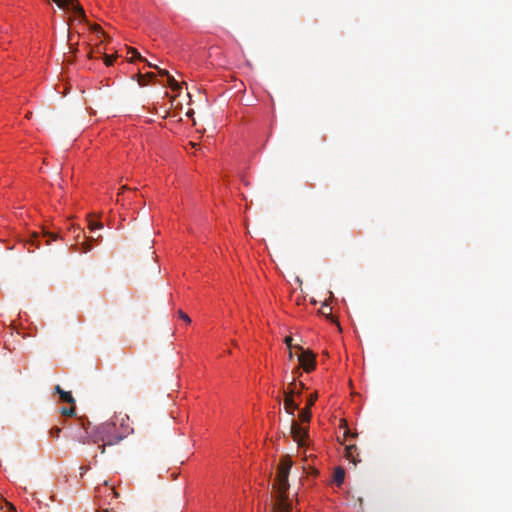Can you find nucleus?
<instances>
[{"label": "nucleus", "instance_id": "obj_1", "mask_svg": "<svg viewBox=\"0 0 512 512\" xmlns=\"http://www.w3.org/2000/svg\"><path fill=\"white\" fill-rule=\"evenodd\" d=\"M292 467V460L284 456L278 465V473L273 489L276 491V500L273 504V512H291V504L287 500L286 492L289 489L288 476Z\"/></svg>", "mask_w": 512, "mask_h": 512}, {"label": "nucleus", "instance_id": "obj_2", "mask_svg": "<svg viewBox=\"0 0 512 512\" xmlns=\"http://www.w3.org/2000/svg\"><path fill=\"white\" fill-rule=\"evenodd\" d=\"M131 433H133L131 427L127 426L124 432H118L117 422H106L96 427L92 442H106L111 446L119 443Z\"/></svg>", "mask_w": 512, "mask_h": 512}, {"label": "nucleus", "instance_id": "obj_3", "mask_svg": "<svg viewBox=\"0 0 512 512\" xmlns=\"http://www.w3.org/2000/svg\"><path fill=\"white\" fill-rule=\"evenodd\" d=\"M305 388L303 383L297 384L295 379L288 385L287 390L284 391V408L289 415H294L295 410L298 409L299 405L294 401L293 396H300L302 390Z\"/></svg>", "mask_w": 512, "mask_h": 512}, {"label": "nucleus", "instance_id": "obj_4", "mask_svg": "<svg viewBox=\"0 0 512 512\" xmlns=\"http://www.w3.org/2000/svg\"><path fill=\"white\" fill-rule=\"evenodd\" d=\"M301 353L298 355V361L300 366L304 369L305 372L309 373L315 369L316 365V356L312 351L303 350L302 347H298Z\"/></svg>", "mask_w": 512, "mask_h": 512}, {"label": "nucleus", "instance_id": "obj_5", "mask_svg": "<svg viewBox=\"0 0 512 512\" xmlns=\"http://www.w3.org/2000/svg\"><path fill=\"white\" fill-rule=\"evenodd\" d=\"M57 6L61 9H67L72 11L75 15H77L82 20H86V15L83 7L79 4L77 0H53Z\"/></svg>", "mask_w": 512, "mask_h": 512}, {"label": "nucleus", "instance_id": "obj_6", "mask_svg": "<svg viewBox=\"0 0 512 512\" xmlns=\"http://www.w3.org/2000/svg\"><path fill=\"white\" fill-rule=\"evenodd\" d=\"M290 430L292 438L298 444V446H305L306 439L308 437V429L300 426L295 420H292Z\"/></svg>", "mask_w": 512, "mask_h": 512}, {"label": "nucleus", "instance_id": "obj_7", "mask_svg": "<svg viewBox=\"0 0 512 512\" xmlns=\"http://www.w3.org/2000/svg\"><path fill=\"white\" fill-rule=\"evenodd\" d=\"M82 427H80L73 436V439L79 443L86 444L89 443V439H93V434L90 435L88 428L85 426L84 422L81 423Z\"/></svg>", "mask_w": 512, "mask_h": 512}, {"label": "nucleus", "instance_id": "obj_8", "mask_svg": "<svg viewBox=\"0 0 512 512\" xmlns=\"http://www.w3.org/2000/svg\"><path fill=\"white\" fill-rule=\"evenodd\" d=\"M345 450H346L345 457L347 458L348 461H350L354 465H356L357 462H360V460L357 458L358 453H357V447L355 445H348V446H346Z\"/></svg>", "mask_w": 512, "mask_h": 512}, {"label": "nucleus", "instance_id": "obj_9", "mask_svg": "<svg viewBox=\"0 0 512 512\" xmlns=\"http://www.w3.org/2000/svg\"><path fill=\"white\" fill-rule=\"evenodd\" d=\"M94 241L93 238H89L83 242H81L80 244H78V248H77V251L81 252V253H87L89 251L92 250V242Z\"/></svg>", "mask_w": 512, "mask_h": 512}, {"label": "nucleus", "instance_id": "obj_10", "mask_svg": "<svg viewBox=\"0 0 512 512\" xmlns=\"http://www.w3.org/2000/svg\"><path fill=\"white\" fill-rule=\"evenodd\" d=\"M334 482L337 484V486H340L345 478V471L343 468L338 467L335 469L333 474Z\"/></svg>", "mask_w": 512, "mask_h": 512}, {"label": "nucleus", "instance_id": "obj_11", "mask_svg": "<svg viewBox=\"0 0 512 512\" xmlns=\"http://www.w3.org/2000/svg\"><path fill=\"white\" fill-rule=\"evenodd\" d=\"M311 416H312L311 409L309 407H305L299 413V420L302 423H309Z\"/></svg>", "mask_w": 512, "mask_h": 512}, {"label": "nucleus", "instance_id": "obj_12", "mask_svg": "<svg viewBox=\"0 0 512 512\" xmlns=\"http://www.w3.org/2000/svg\"><path fill=\"white\" fill-rule=\"evenodd\" d=\"M25 245L26 246L34 247L36 249L40 248L41 247V242L38 239V234L37 233H33L31 238L25 242Z\"/></svg>", "mask_w": 512, "mask_h": 512}, {"label": "nucleus", "instance_id": "obj_13", "mask_svg": "<svg viewBox=\"0 0 512 512\" xmlns=\"http://www.w3.org/2000/svg\"><path fill=\"white\" fill-rule=\"evenodd\" d=\"M59 398H60V400L62 402H66V403H69L71 405L75 404V399L73 398V396L71 395L70 392L63 391L61 393V395L59 396Z\"/></svg>", "mask_w": 512, "mask_h": 512}, {"label": "nucleus", "instance_id": "obj_14", "mask_svg": "<svg viewBox=\"0 0 512 512\" xmlns=\"http://www.w3.org/2000/svg\"><path fill=\"white\" fill-rule=\"evenodd\" d=\"M116 422H119V424H120V430L118 432H124L127 426L130 427L128 416L117 419Z\"/></svg>", "mask_w": 512, "mask_h": 512}, {"label": "nucleus", "instance_id": "obj_15", "mask_svg": "<svg viewBox=\"0 0 512 512\" xmlns=\"http://www.w3.org/2000/svg\"><path fill=\"white\" fill-rule=\"evenodd\" d=\"M60 413L63 416L72 417L76 414L75 407L73 405L70 408L63 407L60 409Z\"/></svg>", "mask_w": 512, "mask_h": 512}, {"label": "nucleus", "instance_id": "obj_16", "mask_svg": "<svg viewBox=\"0 0 512 512\" xmlns=\"http://www.w3.org/2000/svg\"><path fill=\"white\" fill-rule=\"evenodd\" d=\"M167 82L172 90H178L180 88L179 83L172 76L167 77Z\"/></svg>", "mask_w": 512, "mask_h": 512}, {"label": "nucleus", "instance_id": "obj_17", "mask_svg": "<svg viewBox=\"0 0 512 512\" xmlns=\"http://www.w3.org/2000/svg\"><path fill=\"white\" fill-rule=\"evenodd\" d=\"M154 76H155V74H154V73H147V74H145V75H143V74H139V79H138V83H139V85H141V86L146 85L145 78H146V77H148V78H150V79H151V78H153Z\"/></svg>", "mask_w": 512, "mask_h": 512}, {"label": "nucleus", "instance_id": "obj_18", "mask_svg": "<svg viewBox=\"0 0 512 512\" xmlns=\"http://www.w3.org/2000/svg\"><path fill=\"white\" fill-rule=\"evenodd\" d=\"M60 433H61V429L57 426L52 427L49 431L50 437L55 438V439L60 437Z\"/></svg>", "mask_w": 512, "mask_h": 512}, {"label": "nucleus", "instance_id": "obj_19", "mask_svg": "<svg viewBox=\"0 0 512 512\" xmlns=\"http://www.w3.org/2000/svg\"><path fill=\"white\" fill-rule=\"evenodd\" d=\"M317 398H318L317 393L311 394L307 400L306 407H309L311 409V407L315 404V401L317 400Z\"/></svg>", "mask_w": 512, "mask_h": 512}, {"label": "nucleus", "instance_id": "obj_20", "mask_svg": "<svg viewBox=\"0 0 512 512\" xmlns=\"http://www.w3.org/2000/svg\"><path fill=\"white\" fill-rule=\"evenodd\" d=\"M115 60V57L112 55H105L104 62L106 66H111Z\"/></svg>", "mask_w": 512, "mask_h": 512}, {"label": "nucleus", "instance_id": "obj_21", "mask_svg": "<svg viewBox=\"0 0 512 512\" xmlns=\"http://www.w3.org/2000/svg\"><path fill=\"white\" fill-rule=\"evenodd\" d=\"M101 227H102V223H100V222H94V221L89 222V229L91 231H94L95 229H99Z\"/></svg>", "mask_w": 512, "mask_h": 512}, {"label": "nucleus", "instance_id": "obj_22", "mask_svg": "<svg viewBox=\"0 0 512 512\" xmlns=\"http://www.w3.org/2000/svg\"><path fill=\"white\" fill-rule=\"evenodd\" d=\"M178 316H179L182 320H184L185 322H187V323H190V322H191L190 317H189L186 313H184L182 310H179V311H178Z\"/></svg>", "mask_w": 512, "mask_h": 512}, {"label": "nucleus", "instance_id": "obj_23", "mask_svg": "<svg viewBox=\"0 0 512 512\" xmlns=\"http://www.w3.org/2000/svg\"><path fill=\"white\" fill-rule=\"evenodd\" d=\"M128 53H131L133 55V58H136V59H139V60H143L141 55L138 53V51L135 48H130L128 50Z\"/></svg>", "mask_w": 512, "mask_h": 512}, {"label": "nucleus", "instance_id": "obj_24", "mask_svg": "<svg viewBox=\"0 0 512 512\" xmlns=\"http://www.w3.org/2000/svg\"><path fill=\"white\" fill-rule=\"evenodd\" d=\"M292 341H293V338L291 336H287L285 338V344L287 345V347L289 349H292L293 348V345H292ZM299 346H294V348H297L298 349Z\"/></svg>", "mask_w": 512, "mask_h": 512}, {"label": "nucleus", "instance_id": "obj_25", "mask_svg": "<svg viewBox=\"0 0 512 512\" xmlns=\"http://www.w3.org/2000/svg\"><path fill=\"white\" fill-rule=\"evenodd\" d=\"M148 66H149V67H154V68L158 69L159 74H160L161 76H167V77H168V76H170L167 70L159 69L157 66H154V65H152V64H150V63L148 64Z\"/></svg>", "mask_w": 512, "mask_h": 512}, {"label": "nucleus", "instance_id": "obj_26", "mask_svg": "<svg viewBox=\"0 0 512 512\" xmlns=\"http://www.w3.org/2000/svg\"><path fill=\"white\" fill-rule=\"evenodd\" d=\"M90 28L97 32L98 34L104 35V32L102 31L101 27L97 24L91 25Z\"/></svg>", "mask_w": 512, "mask_h": 512}, {"label": "nucleus", "instance_id": "obj_27", "mask_svg": "<svg viewBox=\"0 0 512 512\" xmlns=\"http://www.w3.org/2000/svg\"><path fill=\"white\" fill-rule=\"evenodd\" d=\"M330 311H331V308H330V307H329V305H327V304H324V305L322 306V308H321V313H322L323 315H327L328 313H330Z\"/></svg>", "mask_w": 512, "mask_h": 512}, {"label": "nucleus", "instance_id": "obj_28", "mask_svg": "<svg viewBox=\"0 0 512 512\" xmlns=\"http://www.w3.org/2000/svg\"><path fill=\"white\" fill-rule=\"evenodd\" d=\"M46 236H49L52 240H56L58 235L57 234H54V233H45Z\"/></svg>", "mask_w": 512, "mask_h": 512}, {"label": "nucleus", "instance_id": "obj_29", "mask_svg": "<svg viewBox=\"0 0 512 512\" xmlns=\"http://www.w3.org/2000/svg\"><path fill=\"white\" fill-rule=\"evenodd\" d=\"M64 390L59 386V385H56L55 386V393H57L59 396L61 395V393L63 392Z\"/></svg>", "mask_w": 512, "mask_h": 512}, {"label": "nucleus", "instance_id": "obj_30", "mask_svg": "<svg viewBox=\"0 0 512 512\" xmlns=\"http://www.w3.org/2000/svg\"><path fill=\"white\" fill-rule=\"evenodd\" d=\"M106 445H108L106 442H103L102 445H99L100 453H105Z\"/></svg>", "mask_w": 512, "mask_h": 512}, {"label": "nucleus", "instance_id": "obj_31", "mask_svg": "<svg viewBox=\"0 0 512 512\" xmlns=\"http://www.w3.org/2000/svg\"><path fill=\"white\" fill-rule=\"evenodd\" d=\"M88 469H89V467H88V466H82V467L80 468V470H81V476H83V475H84V473H86V471H88Z\"/></svg>", "mask_w": 512, "mask_h": 512}, {"label": "nucleus", "instance_id": "obj_32", "mask_svg": "<svg viewBox=\"0 0 512 512\" xmlns=\"http://www.w3.org/2000/svg\"><path fill=\"white\" fill-rule=\"evenodd\" d=\"M349 430H348V427H347V423L345 422V432H344V436L347 437L349 435Z\"/></svg>", "mask_w": 512, "mask_h": 512}, {"label": "nucleus", "instance_id": "obj_33", "mask_svg": "<svg viewBox=\"0 0 512 512\" xmlns=\"http://www.w3.org/2000/svg\"><path fill=\"white\" fill-rule=\"evenodd\" d=\"M189 145L192 147V148H196L198 146L197 143L195 142H189Z\"/></svg>", "mask_w": 512, "mask_h": 512}, {"label": "nucleus", "instance_id": "obj_34", "mask_svg": "<svg viewBox=\"0 0 512 512\" xmlns=\"http://www.w3.org/2000/svg\"><path fill=\"white\" fill-rule=\"evenodd\" d=\"M111 490V492L114 494L115 497L118 496V493L113 489V488H109Z\"/></svg>", "mask_w": 512, "mask_h": 512}, {"label": "nucleus", "instance_id": "obj_35", "mask_svg": "<svg viewBox=\"0 0 512 512\" xmlns=\"http://www.w3.org/2000/svg\"><path fill=\"white\" fill-rule=\"evenodd\" d=\"M293 358V353L291 351V349H289V359L291 360Z\"/></svg>", "mask_w": 512, "mask_h": 512}, {"label": "nucleus", "instance_id": "obj_36", "mask_svg": "<svg viewBox=\"0 0 512 512\" xmlns=\"http://www.w3.org/2000/svg\"><path fill=\"white\" fill-rule=\"evenodd\" d=\"M126 189H127V186H122V187H121V192H123V191H124V190H126Z\"/></svg>", "mask_w": 512, "mask_h": 512}, {"label": "nucleus", "instance_id": "obj_37", "mask_svg": "<svg viewBox=\"0 0 512 512\" xmlns=\"http://www.w3.org/2000/svg\"><path fill=\"white\" fill-rule=\"evenodd\" d=\"M31 116V112L27 113L26 117L29 118Z\"/></svg>", "mask_w": 512, "mask_h": 512}, {"label": "nucleus", "instance_id": "obj_38", "mask_svg": "<svg viewBox=\"0 0 512 512\" xmlns=\"http://www.w3.org/2000/svg\"><path fill=\"white\" fill-rule=\"evenodd\" d=\"M104 512H108V511H104Z\"/></svg>", "mask_w": 512, "mask_h": 512}]
</instances>
